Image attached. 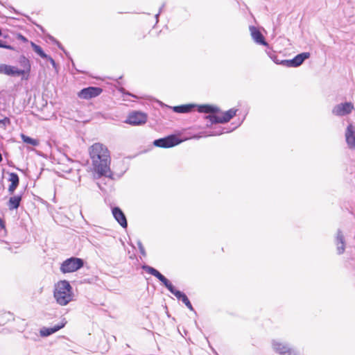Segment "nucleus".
Here are the masks:
<instances>
[{"label":"nucleus","mask_w":355,"mask_h":355,"mask_svg":"<svg viewBox=\"0 0 355 355\" xmlns=\"http://www.w3.org/2000/svg\"><path fill=\"white\" fill-rule=\"evenodd\" d=\"M3 229H5V225H4V223L3 221L1 220V218H0V232L1 230H3Z\"/></svg>","instance_id":"obj_36"},{"label":"nucleus","mask_w":355,"mask_h":355,"mask_svg":"<svg viewBox=\"0 0 355 355\" xmlns=\"http://www.w3.org/2000/svg\"><path fill=\"white\" fill-rule=\"evenodd\" d=\"M71 60H72L71 58H70ZM72 62V64L73 65L74 64V62H73V60H71Z\"/></svg>","instance_id":"obj_42"},{"label":"nucleus","mask_w":355,"mask_h":355,"mask_svg":"<svg viewBox=\"0 0 355 355\" xmlns=\"http://www.w3.org/2000/svg\"><path fill=\"white\" fill-rule=\"evenodd\" d=\"M354 109V105L350 102H345L335 105L332 110V114L338 116H343L349 114Z\"/></svg>","instance_id":"obj_9"},{"label":"nucleus","mask_w":355,"mask_h":355,"mask_svg":"<svg viewBox=\"0 0 355 355\" xmlns=\"http://www.w3.org/2000/svg\"><path fill=\"white\" fill-rule=\"evenodd\" d=\"M53 297L60 306H65L73 300V288L67 280H62L55 284Z\"/></svg>","instance_id":"obj_3"},{"label":"nucleus","mask_w":355,"mask_h":355,"mask_svg":"<svg viewBox=\"0 0 355 355\" xmlns=\"http://www.w3.org/2000/svg\"><path fill=\"white\" fill-rule=\"evenodd\" d=\"M266 53L269 55V57L271 58V60H273L274 62H275L276 64H280L281 61H279L277 59V56L273 52H272L271 51H266Z\"/></svg>","instance_id":"obj_27"},{"label":"nucleus","mask_w":355,"mask_h":355,"mask_svg":"<svg viewBox=\"0 0 355 355\" xmlns=\"http://www.w3.org/2000/svg\"><path fill=\"white\" fill-rule=\"evenodd\" d=\"M17 38L19 40H20V41H21V42H24V43H26V42H28V39H27L25 36H24L23 35H21V33H18V34L17 35Z\"/></svg>","instance_id":"obj_34"},{"label":"nucleus","mask_w":355,"mask_h":355,"mask_svg":"<svg viewBox=\"0 0 355 355\" xmlns=\"http://www.w3.org/2000/svg\"><path fill=\"white\" fill-rule=\"evenodd\" d=\"M21 200H22V195L21 194L11 196L7 202V207H8V209L10 211L17 209L21 205Z\"/></svg>","instance_id":"obj_16"},{"label":"nucleus","mask_w":355,"mask_h":355,"mask_svg":"<svg viewBox=\"0 0 355 355\" xmlns=\"http://www.w3.org/2000/svg\"><path fill=\"white\" fill-rule=\"evenodd\" d=\"M2 160H3L2 155L0 153V163L2 162Z\"/></svg>","instance_id":"obj_41"},{"label":"nucleus","mask_w":355,"mask_h":355,"mask_svg":"<svg viewBox=\"0 0 355 355\" xmlns=\"http://www.w3.org/2000/svg\"><path fill=\"white\" fill-rule=\"evenodd\" d=\"M241 123H239L236 126H234L232 128H227V127H222V126H217L214 129H213L211 131L209 132L207 135L208 136H218L223 133H228L232 131H233L235 128H236L238 126H239Z\"/></svg>","instance_id":"obj_18"},{"label":"nucleus","mask_w":355,"mask_h":355,"mask_svg":"<svg viewBox=\"0 0 355 355\" xmlns=\"http://www.w3.org/2000/svg\"><path fill=\"white\" fill-rule=\"evenodd\" d=\"M182 140L175 135H170L166 137L154 140L153 145L156 147L169 148L181 144Z\"/></svg>","instance_id":"obj_6"},{"label":"nucleus","mask_w":355,"mask_h":355,"mask_svg":"<svg viewBox=\"0 0 355 355\" xmlns=\"http://www.w3.org/2000/svg\"><path fill=\"white\" fill-rule=\"evenodd\" d=\"M280 64L287 67H295L294 59L281 60Z\"/></svg>","instance_id":"obj_26"},{"label":"nucleus","mask_w":355,"mask_h":355,"mask_svg":"<svg viewBox=\"0 0 355 355\" xmlns=\"http://www.w3.org/2000/svg\"><path fill=\"white\" fill-rule=\"evenodd\" d=\"M89 155L94 171L98 176L113 180L114 174L110 170V153L107 148L102 144L95 143L89 148Z\"/></svg>","instance_id":"obj_1"},{"label":"nucleus","mask_w":355,"mask_h":355,"mask_svg":"<svg viewBox=\"0 0 355 355\" xmlns=\"http://www.w3.org/2000/svg\"><path fill=\"white\" fill-rule=\"evenodd\" d=\"M334 243L336 246L337 254H343L345 250L346 242L344 234L340 229H338L336 232Z\"/></svg>","instance_id":"obj_11"},{"label":"nucleus","mask_w":355,"mask_h":355,"mask_svg":"<svg viewBox=\"0 0 355 355\" xmlns=\"http://www.w3.org/2000/svg\"><path fill=\"white\" fill-rule=\"evenodd\" d=\"M0 48H3V49H9V50H13L14 49L13 46H12L11 45L7 44L5 41H3L1 40H0Z\"/></svg>","instance_id":"obj_30"},{"label":"nucleus","mask_w":355,"mask_h":355,"mask_svg":"<svg viewBox=\"0 0 355 355\" xmlns=\"http://www.w3.org/2000/svg\"><path fill=\"white\" fill-rule=\"evenodd\" d=\"M46 37L53 43H55L57 40L54 37H53L52 35H51L49 34H48Z\"/></svg>","instance_id":"obj_35"},{"label":"nucleus","mask_w":355,"mask_h":355,"mask_svg":"<svg viewBox=\"0 0 355 355\" xmlns=\"http://www.w3.org/2000/svg\"><path fill=\"white\" fill-rule=\"evenodd\" d=\"M250 31L251 36L256 43L263 46H268V44L266 41L264 36L257 27L250 26Z\"/></svg>","instance_id":"obj_14"},{"label":"nucleus","mask_w":355,"mask_h":355,"mask_svg":"<svg viewBox=\"0 0 355 355\" xmlns=\"http://www.w3.org/2000/svg\"><path fill=\"white\" fill-rule=\"evenodd\" d=\"M10 124V119L8 117H4L3 119H0V125L3 128H6L8 125Z\"/></svg>","instance_id":"obj_29"},{"label":"nucleus","mask_w":355,"mask_h":355,"mask_svg":"<svg viewBox=\"0 0 355 355\" xmlns=\"http://www.w3.org/2000/svg\"><path fill=\"white\" fill-rule=\"evenodd\" d=\"M345 136L348 148L351 150H355V128L352 124L347 125Z\"/></svg>","instance_id":"obj_12"},{"label":"nucleus","mask_w":355,"mask_h":355,"mask_svg":"<svg viewBox=\"0 0 355 355\" xmlns=\"http://www.w3.org/2000/svg\"><path fill=\"white\" fill-rule=\"evenodd\" d=\"M196 107H197L198 112L200 113H206V114H216L220 111L218 107L214 106V105H207V104L199 105H196Z\"/></svg>","instance_id":"obj_17"},{"label":"nucleus","mask_w":355,"mask_h":355,"mask_svg":"<svg viewBox=\"0 0 355 355\" xmlns=\"http://www.w3.org/2000/svg\"><path fill=\"white\" fill-rule=\"evenodd\" d=\"M165 5H166L165 3H162V5L161 6V7L159 9V12H158L159 13H162V12L163 10H164V8L165 7Z\"/></svg>","instance_id":"obj_37"},{"label":"nucleus","mask_w":355,"mask_h":355,"mask_svg":"<svg viewBox=\"0 0 355 355\" xmlns=\"http://www.w3.org/2000/svg\"><path fill=\"white\" fill-rule=\"evenodd\" d=\"M17 62L22 69H18L6 64H0V73L10 76H19L21 75L29 74L31 69L30 60L25 55H21L18 58Z\"/></svg>","instance_id":"obj_4"},{"label":"nucleus","mask_w":355,"mask_h":355,"mask_svg":"<svg viewBox=\"0 0 355 355\" xmlns=\"http://www.w3.org/2000/svg\"><path fill=\"white\" fill-rule=\"evenodd\" d=\"M196 107V104L190 103L174 106L172 107V110L176 113H189L192 112Z\"/></svg>","instance_id":"obj_19"},{"label":"nucleus","mask_w":355,"mask_h":355,"mask_svg":"<svg viewBox=\"0 0 355 355\" xmlns=\"http://www.w3.org/2000/svg\"><path fill=\"white\" fill-rule=\"evenodd\" d=\"M160 14H161V13H159V12H158V13H157V14L155 15V19H156V23H158V21H159V15H160Z\"/></svg>","instance_id":"obj_38"},{"label":"nucleus","mask_w":355,"mask_h":355,"mask_svg":"<svg viewBox=\"0 0 355 355\" xmlns=\"http://www.w3.org/2000/svg\"><path fill=\"white\" fill-rule=\"evenodd\" d=\"M123 94H125V95H128V96H131L132 97L137 98L135 95L131 94L130 92H125V93H123Z\"/></svg>","instance_id":"obj_40"},{"label":"nucleus","mask_w":355,"mask_h":355,"mask_svg":"<svg viewBox=\"0 0 355 355\" xmlns=\"http://www.w3.org/2000/svg\"><path fill=\"white\" fill-rule=\"evenodd\" d=\"M205 119H209L211 124L223 123L221 117L216 115L215 114H211L205 116Z\"/></svg>","instance_id":"obj_24"},{"label":"nucleus","mask_w":355,"mask_h":355,"mask_svg":"<svg viewBox=\"0 0 355 355\" xmlns=\"http://www.w3.org/2000/svg\"><path fill=\"white\" fill-rule=\"evenodd\" d=\"M237 110L230 109L225 112L221 117L223 123H227L232 119L236 114Z\"/></svg>","instance_id":"obj_21"},{"label":"nucleus","mask_w":355,"mask_h":355,"mask_svg":"<svg viewBox=\"0 0 355 355\" xmlns=\"http://www.w3.org/2000/svg\"><path fill=\"white\" fill-rule=\"evenodd\" d=\"M142 268L146 272L157 278L164 285V286L173 295H174L178 300L182 301L189 310L194 311V309L187 295L184 293L177 290L171 282L157 269L148 265L143 266Z\"/></svg>","instance_id":"obj_2"},{"label":"nucleus","mask_w":355,"mask_h":355,"mask_svg":"<svg viewBox=\"0 0 355 355\" xmlns=\"http://www.w3.org/2000/svg\"><path fill=\"white\" fill-rule=\"evenodd\" d=\"M137 245H138V248H139V252L141 253V254L144 257H146V250L144 249V247L141 243V241H137Z\"/></svg>","instance_id":"obj_28"},{"label":"nucleus","mask_w":355,"mask_h":355,"mask_svg":"<svg viewBox=\"0 0 355 355\" xmlns=\"http://www.w3.org/2000/svg\"><path fill=\"white\" fill-rule=\"evenodd\" d=\"M45 59L48 60L50 63L51 64V65L53 66V67L55 69H57V64L55 62V61L49 55H48L47 58H46Z\"/></svg>","instance_id":"obj_33"},{"label":"nucleus","mask_w":355,"mask_h":355,"mask_svg":"<svg viewBox=\"0 0 355 355\" xmlns=\"http://www.w3.org/2000/svg\"><path fill=\"white\" fill-rule=\"evenodd\" d=\"M31 45L33 49V51L38 55H40L41 58H46L48 57V55L43 51V49H42V47L37 44H36L35 43H34L33 42H31Z\"/></svg>","instance_id":"obj_22"},{"label":"nucleus","mask_w":355,"mask_h":355,"mask_svg":"<svg viewBox=\"0 0 355 355\" xmlns=\"http://www.w3.org/2000/svg\"><path fill=\"white\" fill-rule=\"evenodd\" d=\"M54 44H56L58 46V47L65 53V55L69 57V53L65 51V49H64L63 46L60 44V42L56 40V42Z\"/></svg>","instance_id":"obj_32"},{"label":"nucleus","mask_w":355,"mask_h":355,"mask_svg":"<svg viewBox=\"0 0 355 355\" xmlns=\"http://www.w3.org/2000/svg\"><path fill=\"white\" fill-rule=\"evenodd\" d=\"M310 55L311 54L309 52H303L295 55L293 58L295 67L300 66L305 60L310 58Z\"/></svg>","instance_id":"obj_20"},{"label":"nucleus","mask_w":355,"mask_h":355,"mask_svg":"<svg viewBox=\"0 0 355 355\" xmlns=\"http://www.w3.org/2000/svg\"><path fill=\"white\" fill-rule=\"evenodd\" d=\"M19 186V184H15V183H11L9 187H8V192L10 194H13V193L15 192V191L16 190V189L17 188V187Z\"/></svg>","instance_id":"obj_31"},{"label":"nucleus","mask_w":355,"mask_h":355,"mask_svg":"<svg viewBox=\"0 0 355 355\" xmlns=\"http://www.w3.org/2000/svg\"><path fill=\"white\" fill-rule=\"evenodd\" d=\"M37 28H38L40 30H41V31H42V33H44V29L43 28V27H42V26L37 24Z\"/></svg>","instance_id":"obj_39"},{"label":"nucleus","mask_w":355,"mask_h":355,"mask_svg":"<svg viewBox=\"0 0 355 355\" xmlns=\"http://www.w3.org/2000/svg\"><path fill=\"white\" fill-rule=\"evenodd\" d=\"M84 266V260L78 257H70L64 261L60 266V270L63 273L75 272Z\"/></svg>","instance_id":"obj_5"},{"label":"nucleus","mask_w":355,"mask_h":355,"mask_svg":"<svg viewBox=\"0 0 355 355\" xmlns=\"http://www.w3.org/2000/svg\"><path fill=\"white\" fill-rule=\"evenodd\" d=\"M21 138L22 141L28 144H31L33 146H37L39 145V141L35 139H33L27 135H25L24 134L21 135Z\"/></svg>","instance_id":"obj_23"},{"label":"nucleus","mask_w":355,"mask_h":355,"mask_svg":"<svg viewBox=\"0 0 355 355\" xmlns=\"http://www.w3.org/2000/svg\"><path fill=\"white\" fill-rule=\"evenodd\" d=\"M8 181L11 183L19 184V178L18 175L16 173H10Z\"/></svg>","instance_id":"obj_25"},{"label":"nucleus","mask_w":355,"mask_h":355,"mask_svg":"<svg viewBox=\"0 0 355 355\" xmlns=\"http://www.w3.org/2000/svg\"><path fill=\"white\" fill-rule=\"evenodd\" d=\"M66 323L67 322H62L60 324H56L52 327H42L40 331V336L42 337H47L63 328Z\"/></svg>","instance_id":"obj_15"},{"label":"nucleus","mask_w":355,"mask_h":355,"mask_svg":"<svg viewBox=\"0 0 355 355\" xmlns=\"http://www.w3.org/2000/svg\"><path fill=\"white\" fill-rule=\"evenodd\" d=\"M272 347L280 355H300L288 343L279 339L272 341Z\"/></svg>","instance_id":"obj_7"},{"label":"nucleus","mask_w":355,"mask_h":355,"mask_svg":"<svg viewBox=\"0 0 355 355\" xmlns=\"http://www.w3.org/2000/svg\"><path fill=\"white\" fill-rule=\"evenodd\" d=\"M112 213L118 223L122 227L126 228L128 226V221L123 211L119 207H114L112 209Z\"/></svg>","instance_id":"obj_13"},{"label":"nucleus","mask_w":355,"mask_h":355,"mask_svg":"<svg viewBox=\"0 0 355 355\" xmlns=\"http://www.w3.org/2000/svg\"><path fill=\"white\" fill-rule=\"evenodd\" d=\"M146 121V114L141 112H133L128 115L126 122L131 125H138L145 123Z\"/></svg>","instance_id":"obj_10"},{"label":"nucleus","mask_w":355,"mask_h":355,"mask_svg":"<svg viewBox=\"0 0 355 355\" xmlns=\"http://www.w3.org/2000/svg\"><path fill=\"white\" fill-rule=\"evenodd\" d=\"M103 89L98 87H87L82 89L78 93V96L81 99L89 100L99 96Z\"/></svg>","instance_id":"obj_8"}]
</instances>
